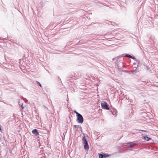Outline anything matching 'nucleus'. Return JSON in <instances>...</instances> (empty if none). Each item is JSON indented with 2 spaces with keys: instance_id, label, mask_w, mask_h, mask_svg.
I'll return each mask as SVG.
<instances>
[{
  "instance_id": "1",
  "label": "nucleus",
  "mask_w": 158,
  "mask_h": 158,
  "mask_svg": "<svg viewBox=\"0 0 158 158\" xmlns=\"http://www.w3.org/2000/svg\"><path fill=\"white\" fill-rule=\"evenodd\" d=\"M127 144H128L127 147L128 148H132L133 147H134L137 144V143H136L135 141H134L133 142H130L129 143H127Z\"/></svg>"
},
{
  "instance_id": "2",
  "label": "nucleus",
  "mask_w": 158,
  "mask_h": 158,
  "mask_svg": "<svg viewBox=\"0 0 158 158\" xmlns=\"http://www.w3.org/2000/svg\"><path fill=\"white\" fill-rule=\"evenodd\" d=\"M77 122L79 123H82L83 122L84 120L82 115L81 114L80 115L78 114V116H77Z\"/></svg>"
},
{
  "instance_id": "3",
  "label": "nucleus",
  "mask_w": 158,
  "mask_h": 158,
  "mask_svg": "<svg viewBox=\"0 0 158 158\" xmlns=\"http://www.w3.org/2000/svg\"><path fill=\"white\" fill-rule=\"evenodd\" d=\"M101 106L103 109L109 110V108L108 107L107 103L106 102L101 103Z\"/></svg>"
},
{
  "instance_id": "4",
  "label": "nucleus",
  "mask_w": 158,
  "mask_h": 158,
  "mask_svg": "<svg viewBox=\"0 0 158 158\" xmlns=\"http://www.w3.org/2000/svg\"><path fill=\"white\" fill-rule=\"evenodd\" d=\"M99 158H106V157L109 156V155L107 154L104 153L103 154H99Z\"/></svg>"
},
{
  "instance_id": "5",
  "label": "nucleus",
  "mask_w": 158,
  "mask_h": 158,
  "mask_svg": "<svg viewBox=\"0 0 158 158\" xmlns=\"http://www.w3.org/2000/svg\"><path fill=\"white\" fill-rule=\"evenodd\" d=\"M83 143L84 148L87 150H88L89 149V147L87 141L84 142Z\"/></svg>"
},
{
  "instance_id": "6",
  "label": "nucleus",
  "mask_w": 158,
  "mask_h": 158,
  "mask_svg": "<svg viewBox=\"0 0 158 158\" xmlns=\"http://www.w3.org/2000/svg\"><path fill=\"white\" fill-rule=\"evenodd\" d=\"M32 132L33 134H34L36 135H39V133L38 131V130L36 129L33 130L32 131Z\"/></svg>"
},
{
  "instance_id": "7",
  "label": "nucleus",
  "mask_w": 158,
  "mask_h": 158,
  "mask_svg": "<svg viewBox=\"0 0 158 158\" xmlns=\"http://www.w3.org/2000/svg\"><path fill=\"white\" fill-rule=\"evenodd\" d=\"M124 56H125V57H128L129 58H131L132 59H133L134 60H136V58L130 55H128V54H126V55Z\"/></svg>"
},
{
  "instance_id": "8",
  "label": "nucleus",
  "mask_w": 158,
  "mask_h": 158,
  "mask_svg": "<svg viewBox=\"0 0 158 158\" xmlns=\"http://www.w3.org/2000/svg\"><path fill=\"white\" fill-rule=\"evenodd\" d=\"M122 56H118V57H115V58H113L112 59V60H116V61H117V62H116V63H118V60H119V59L121 57H122Z\"/></svg>"
},
{
  "instance_id": "9",
  "label": "nucleus",
  "mask_w": 158,
  "mask_h": 158,
  "mask_svg": "<svg viewBox=\"0 0 158 158\" xmlns=\"http://www.w3.org/2000/svg\"><path fill=\"white\" fill-rule=\"evenodd\" d=\"M143 139L145 140L148 141L149 140L151 139V138H150L148 137L147 136H144Z\"/></svg>"
},
{
  "instance_id": "10",
  "label": "nucleus",
  "mask_w": 158,
  "mask_h": 158,
  "mask_svg": "<svg viewBox=\"0 0 158 158\" xmlns=\"http://www.w3.org/2000/svg\"><path fill=\"white\" fill-rule=\"evenodd\" d=\"M82 140L83 141V143L87 142L86 140V139L85 137V136H83L82 138Z\"/></svg>"
},
{
  "instance_id": "11",
  "label": "nucleus",
  "mask_w": 158,
  "mask_h": 158,
  "mask_svg": "<svg viewBox=\"0 0 158 158\" xmlns=\"http://www.w3.org/2000/svg\"><path fill=\"white\" fill-rule=\"evenodd\" d=\"M136 69H135V70H133L131 71V72L132 73L135 74L136 73Z\"/></svg>"
},
{
  "instance_id": "12",
  "label": "nucleus",
  "mask_w": 158,
  "mask_h": 158,
  "mask_svg": "<svg viewBox=\"0 0 158 158\" xmlns=\"http://www.w3.org/2000/svg\"><path fill=\"white\" fill-rule=\"evenodd\" d=\"M36 82L40 86V87L41 88L42 85H41L40 84V83L38 81H36Z\"/></svg>"
},
{
  "instance_id": "13",
  "label": "nucleus",
  "mask_w": 158,
  "mask_h": 158,
  "mask_svg": "<svg viewBox=\"0 0 158 158\" xmlns=\"http://www.w3.org/2000/svg\"><path fill=\"white\" fill-rule=\"evenodd\" d=\"M74 113H75L76 114H77V116H78V115H80V114L79 113H78L76 111H74Z\"/></svg>"
},
{
  "instance_id": "14",
  "label": "nucleus",
  "mask_w": 158,
  "mask_h": 158,
  "mask_svg": "<svg viewBox=\"0 0 158 158\" xmlns=\"http://www.w3.org/2000/svg\"><path fill=\"white\" fill-rule=\"evenodd\" d=\"M79 128L80 129V130L81 131H82V127L81 126H79Z\"/></svg>"
},
{
  "instance_id": "15",
  "label": "nucleus",
  "mask_w": 158,
  "mask_h": 158,
  "mask_svg": "<svg viewBox=\"0 0 158 158\" xmlns=\"http://www.w3.org/2000/svg\"><path fill=\"white\" fill-rule=\"evenodd\" d=\"M21 108L22 109H23L24 108V107L23 106V103H22L21 105Z\"/></svg>"
},
{
  "instance_id": "16",
  "label": "nucleus",
  "mask_w": 158,
  "mask_h": 158,
  "mask_svg": "<svg viewBox=\"0 0 158 158\" xmlns=\"http://www.w3.org/2000/svg\"><path fill=\"white\" fill-rule=\"evenodd\" d=\"M2 126L0 125V131H2Z\"/></svg>"
},
{
  "instance_id": "17",
  "label": "nucleus",
  "mask_w": 158,
  "mask_h": 158,
  "mask_svg": "<svg viewBox=\"0 0 158 158\" xmlns=\"http://www.w3.org/2000/svg\"><path fill=\"white\" fill-rule=\"evenodd\" d=\"M73 126H74V127H79V126H78V125H74Z\"/></svg>"
},
{
  "instance_id": "18",
  "label": "nucleus",
  "mask_w": 158,
  "mask_h": 158,
  "mask_svg": "<svg viewBox=\"0 0 158 158\" xmlns=\"http://www.w3.org/2000/svg\"><path fill=\"white\" fill-rule=\"evenodd\" d=\"M146 69L147 70H148V67L147 66H146Z\"/></svg>"
},
{
  "instance_id": "19",
  "label": "nucleus",
  "mask_w": 158,
  "mask_h": 158,
  "mask_svg": "<svg viewBox=\"0 0 158 158\" xmlns=\"http://www.w3.org/2000/svg\"><path fill=\"white\" fill-rule=\"evenodd\" d=\"M138 65H137V67H135V69H136L138 67Z\"/></svg>"
},
{
  "instance_id": "20",
  "label": "nucleus",
  "mask_w": 158,
  "mask_h": 158,
  "mask_svg": "<svg viewBox=\"0 0 158 158\" xmlns=\"http://www.w3.org/2000/svg\"><path fill=\"white\" fill-rule=\"evenodd\" d=\"M142 131H144V132H146L147 131H146V130H142Z\"/></svg>"
},
{
  "instance_id": "21",
  "label": "nucleus",
  "mask_w": 158,
  "mask_h": 158,
  "mask_svg": "<svg viewBox=\"0 0 158 158\" xmlns=\"http://www.w3.org/2000/svg\"><path fill=\"white\" fill-rule=\"evenodd\" d=\"M135 64H136V63H133V64L134 65H135Z\"/></svg>"
},
{
  "instance_id": "22",
  "label": "nucleus",
  "mask_w": 158,
  "mask_h": 158,
  "mask_svg": "<svg viewBox=\"0 0 158 158\" xmlns=\"http://www.w3.org/2000/svg\"><path fill=\"white\" fill-rule=\"evenodd\" d=\"M44 107H45V108H46L47 109H48V108H47L46 106H44Z\"/></svg>"
},
{
  "instance_id": "23",
  "label": "nucleus",
  "mask_w": 158,
  "mask_h": 158,
  "mask_svg": "<svg viewBox=\"0 0 158 158\" xmlns=\"http://www.w3.org/2000/svg\"><path fill=\"white\" fill-rule=\"evenodd\" d=\"M68 98H67V101H68Z\"/></svg>"
},
{
  "instance_id": "24",
  "label": "nucleus",
  "mask_w": 158,
  "mask_h": 158,
  "mask_svg": "<svg viewBox=\"0 0 158 158\" xmlns=\"http://www.w3.org/2000/svg\"><path fill=\"white\" fill-rule=\"evenodd\" d=\"M6 38H4V39H6Z\"/></svg>"
},
{
  "instance_id": "25",
  "label": "nucleus",
  "mask_w": 158,
  "mask_h": 158,
  "mask_svg": "<svg viewBox=\"0 0 158 158\" xmlns=\"http://www.w3.org/2000/svg\"><path fill=\"white\" fill-rule=\"evenodd\" d=\"M110 23H111V22H110Z\"/></svg>"
}]
</instances>
